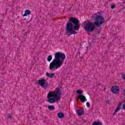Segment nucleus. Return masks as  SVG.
I'll list each match as a JSON object with an SVG mask.
<instances>
[{"label":"nucleus","mask_w":125,"mask_h":125,"mask_svg":"<svg viewBox=\"0 0 125 125\" xmlns=\"http://www.w3.org/2000/svg\"><path fill=\"white\" fill-rule=\"evenodd\" d=\"M66 56L63 53L59 52L55 53V59L50 63L49 69L51 71H55L60 68L64 63Z\"/></svg>","instance_id":"nucleus-1"},{"label":"nucleus","mask_w":125,"mask_h":125,"mask_svg":"<svg viewBox=\"0 0 125 125\" xmlns=\"http://www.w3.org/2000/svg\"><path fill=\"white\" fill-rule=\"evenodd\" d=\"M56 91L51 92L49 91V93L47 95V98L48 102L52 104L55 103L56 101H59L60 100V97L62 95V92L59 88H56Z\"/></svg>","instance_id":"nucleus-2"},{"label":"nucleus","mask_w":125,"mask_h":125,"mask_svg":"<svg viewBox=\"0 0 125 125\" xmlns=\"http://www.w3.org/2000/svg\"><path fill=\"white\" fill-rule=\"evenodd\" d=\"M69 21L75 24L73 26V29L75 31H79V30H80V24H79V23H80V21H79V20L74 17H71L69 19Z\"/></svg>","instance_id":"nucleus-3"},{"label":"nucleus","mask_w":125,"mask_h":125,"mask_svg":"<svg viewBox=\"0 0 125 125\" xmlns=\"http://www.w3.org/2000/svg\"><path fill=\"white\" fill-rule=\"evenodd\" d=\"M95 20L94 24L97 27L100 26V25H102L104 23V18L100 16H97Z\"/></svg>","instance_id":"nucleus-4"},{"label":"nucleus","mask_w":125,"mask_h":125,"mask_svg":"<svg viewBox=\"0 0 125 125\" xmlns=\"http://www.w3.org/2000/svg\"><path fill=\"white\" fill-rule=\"evenodd\" d=\"M95 27V24L93 22H89L86 24L85 27V30L88 31V32H92L94 30V27Z\"/></svg>","instance_id":"nucleus-5"},{"label":"nucleus","mask_w":125,"mask_h":125,"mask_svg":"<svg viewBox=\"0 0 125 125\" xmlns=\"http://www.w3.org/2000/svg\"><path fill=\"white\" fill-rule=\"evenodd\" d=\"M39 84L42 87H43L44 89H46L48 86H49V84L48 82H45V79H42L38 81Z\"/></svg>","instance_id":"nucleus-6"},{"label":"nucleus","mask_w":125,"mask_h":125,"mask_svg":"<svg viewBox=\"0 0 125 125\" xmlns=\"http://www.w3.org/2000/svg\"><path fill=\"white\" fill-rule=\"evenodd\" d=\"M65 29L66 32H73L74 27H73V24L71 22H67L66 25Z\"/></svg>","instance_id":"nucleus-7"},{"label":"nucleus","mask_w":125,"mask_h":125,"mask_svg":"<svg viewBox=\"0 0 125 125\" xmlns=\"http://www.w3.org/2000/svg\"><path fill=\"white\" fill-rule=\"evenodd\" d=\"M111 91L114 94H118L120 92V87L118 86H113L111 87Z\"/></svg>","instance_id":"nucleus-8"},{"label":"nucleus","mask_w":125,"mask_h":125,"mask_svg":"<svg viewBox=\"0 0 125 125\" xmlns=\"http://www.w3.org/2000/svg\"><path fill=\"white\" fill-rule=\"evenodd\" d=\"M77 99H80L82 103H84V102L86 101V98H85V96H84L83 95H82V94H79L78 96Z\"/></svg>","instance_id":"nucleus-9"},{"label":"nucleus","mask_w":125,"mask_h":125,"mask_svg":"<svg viewBox=\"0 0 125 125\" xmlns=\"http://www.w3.org/2000/svg\"><path fill=\"white\" fill-rule=\"evenodd\" d=\"M77 111L78 116H83V114L84 113L83 109H77Z\"/></svg>","instance_id":"nucleus-10"},{"label":"nucleus","mask_w":125,"mask_h":125,"mask_svg":"<svg viewBox=\"0 0 125 125\" xmlns=\"http://www.w3.org/2000/svg\"><path fill=\"white\" fill-rule=\"evenodd\" d=\"M31 14V11L30 10H26L24 11V14L23 15V17L24 16H28V15H30Z\"/></svg>","instance_id":"nucleus-11"},{"label":"nucleus","mask_w":125,"mask_h":125,"mask_svg":"<svg viewBox=\"0 0 125 125\" xmlns=\"http://www.w3.org/2000/svg\"><path fill=\"white\" fill-rule=\"evenodd\" d=\"M78 34L77 32H66L65 34V35H66V36H71V35H76Z\"/></svg>","instance_id":"nucleus-12"},{"label":"nucleus","mask_w":125,"mask_h":125,"mask_svg":"<svg viewBox=\"0 0 125 125\" xmlns=\"http://www.w3.org/2000/svg\"><path fill=\"white\" fill-rule=\"evenodd\" d=\"M46 76L47 77H48L49 78H50L51 79H52L54 76H55V74L54 73H49L48 72L46 73Z\"/></svg>","instance_id":"nucleus-13"},{"label":"nucleus","mask_w":125,"mask_h":125,"mask_svg":"<svg viewBox=\"0 0 125 125\" xmlns=\"http://www.w3.org/2000/svg\"><path fill=\"white\" fill-rule=\"evenodd\" d=\"M58 117L59 119H63V118H64L65 115L62 112H60L58 114Z\"/></svg>","instance_id":"nucleus-14"},{"label":"nucleus","mask_w":125,"mask_h":125,"mask_svg":"<svg viewBox=\"0 0 125 125\" xmlns=\"http://www.w3.org/2000/svg\"><path fill=\"white\" fill-rule=\"evenodd\" d=\"M122 107V102H120L119 103V104L117 105V107L116 109V111H119L120 110H121V107Z\"/></svg>","instance_id":"nucleus-15"},{"label":"nucleus","mask_w":125,"mask_h":125,"mask_svg":"<svg viewBox=\"0 0 125 125\" xmlns=\"http://www.w3.org/2000/svg\"><path fill=\"white\" fill-rule=\"evenodd\" d=\"M48 109H49V110H50V111H53V110H54V109H55V107L53 105H48Z\"/></svg>","instance_id":"nucleus-16"},{"label":"nucleus","mask_w":125,"mask_h":125,"mask_svg":"<svg viewBox=\"0 0 125 125\" xmlns=\"http://www.w3.org/2000/svg\"><path fill=\"white\" fill-rule=\"evenodd\" d=\"M93 125H103L101 122H95L93 123Z\"/></svg>","instance_id":"nucleus-17"},{"label":"nucleus","mask_w":125,"mask_h":125,"mask_svg":"<svg viewBox=\"0 0 125 125\" xmlns=\"http://www.w3.org/2000/svg\"><path fill=\"white\" fill-rule=\"evenodd\" d=\"M47 61H48V62H50V61L52 60V55L48 56L47 57Z\"/></svg>","instance_id":"nucleus-18"},{"label":"nucleus","mask_w":125,"mask_h":125,"mask_svg":"<svg viewBox=\"0 0 125 125\" xmlns=\"http://www.w3.org/2000/svg\"><path fill=\"white\" fill-rule=\"evenodd\" d=\"M76 93H77L78 94H82V93H83V91L81 90H77Z\"/></svg>","instance_id":"nucleus-19"},{"label":"nucleus","mask_w":125,"mask_h":125,"mask_svg":"<svg viewBox=\"0 0 125 125\" xmlns=\"http://www.w3.org/2000/svg\"><path fill=\"white\" fill-rule=\"evenodd\" d=\"M86 106L88 108H89V107H90V104L89 103V102L86 103Z\"/></svg>","instance_id":"nucleus-20"},{"label":"nucleus","mask_w":125,"mask_h":125,"mask_svg":"<svg viewBox=\"0 0 125 125\" xmlns=\"http://www.w3.org/2000/svg\"><path fill=\"white\" fill-rule=\"evenodd\" d=\"M96 39V37L94 36V37H93V40H92V42L94 43V42H95L94 41H95V39Z\"/></svg>","instance_id":"nucleus-21"},{"label":"nucleus","mask_w":125,"mask_h":125,"mask_svg":"<svg viewBox=\"0 0 125 125\" xmlns=\"http://www.w3.org/2000/svg\"><path fill=\"white\" fill-rule=\"evenodd\" d=\"M115 7H116V5H111V9H114V8H115Z\"/></svg>","instance_id":"nucleus-22"},{"label":"nucleus","mask_w":125,"mask_h":125,"mask_svg":"<svg viewBox=\"0 0 125 125\" xmlns=\"http://www.w3.org/2000/svg\"><path fill=\"white\" fill-rule=\"evenodd\" d=\"M122 78L123 80H125V74H123L122 75Z\"/></svg>","instance_id":"nucleus-23"},{"label":"nucleus","mask_w":125,"mask_h":125,"mask_svg":"<svg viewBox=\"0 0 125 125\" xmlns=\"http://www.w3.org/2000/svg\"><path fill=\"white\" fill-rule=\"evenodd\" d=\"M110 101H109V100H107V101H106V103L107 104H110Z\"/></svg>","instance_id":"nucleus-24"},{"label":"nucleus","mask_w":125,"mask_h":125,"mask_svg":"<svg viewBox=\"0 0 125 125\" xmlns=\"http://www.w3.org/2000/svg\"><path fill=\"white\" fill-rule=\"evenodd\" d=\"M117 112H118V111H116V109H115V111H114V113L113 114V115L114 116V115H116V114L117 113Z\"/></svg>","instance_id":"nucleus-25"},{"label":"nucleus","mask_w":125,"mask_h":125,"mask_svg":"<svg viewBox=\"0 0 125 125\" xmlns=\"http://www.w3.org/2000/svg\"><path fill=\"white\" fill-rule=\"evenodd\" d=\"M92 46H93V44H90V49L91 47H92Z\"/></svg>","instance_id":"nucleus-26"},{"label":"nucleus","mask_w":125,"mask_h":125,"mask_svg":"<svg viewBox=\"0 0 125 125\" xmlns=\"http://www.w3.org/2000/svg\"><path fill=\"white\" fill-rule=\"evenodd\" d=\"M11 118H12V117L11 115H9V116L8 117V119H11Z\"/></svg>","instance_id":"nucleus-27"},{"label":"nucleus","mask_w":125,"mask_h":125,"mask_svg":"<svg viewBox=\"0 0 125 125\" xmlns=\"http://www.w3.org/2000/svg\"><path fill=\"white\" fill-rule=\"evenodd\" d=\"M98 34H100V32H98Z\"/></svg>","instance_id":"nucleus-28"},{"label":"nucleus","mask_w":125,"mask_h":125,"mask_svg":"<svg viewBox=\"0 0 125 125\" xmlns=\"http://www.w3.org/2000/svg\"><path fill=\"white\" fill-rule=\"evenodd\" d=\"M88 35H89V33H88Z\"/></svg>","instance_id":"nucleus-29"}]
</instances>
